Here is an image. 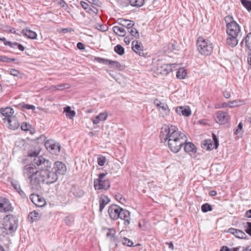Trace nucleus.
Here are the masks:
<instances>
[{
    "label": "nucleus",
    "instance_id": "nucleus-1",
    "mask_svg": "<svg viewBox=\"0 0 251 251\" xmlns=\"http://www.w3.org/2000/svg\"><path fill=\"white\" fill-rule=\"evenodd\" d=\"M160 137L162 142L167 141L168 148L174 153L179 152L187 140L186 135L173 125L164 126L161 129Z\"/></svg>",
    "mask_w": 251,
    "mask_h": 251
},
{
    "label": "nucleus",
    "instance_id": "nucleus-2",
    "mask_svg": "<svg viewBox=\"0 0 251 251\" xmlns=\"http://www.w3.org/2000/svg\"><path fill=\"white\" fill-rule=\"evenodd\" d=\"M24 174L30 180L33 185H37L41 182L45 183L46 171L45 169L37 170L33 164L27 165L24 167Z\"/></svg>",
    "mask_w": 251,
    "mask_h": 251
},
{
    "label": "nucleus",
    "instance_id": "nucleus-3",
    "mask_svg": "<svg viewBox=\"0 0 251 251\" xmlns=\"http://www.w3.org/2000/svg\"><path fill=\"white\" fill-rule=\"evenodd\" d=\"M108 214L112 220H116L119 218L124 221L125 226H128L130 223V212L124 209L119 206L116 204H112L108 208Z\"/></svg>",
    "mask_w": 251,
    "mask_h": 251
},
{
    "label": "nucleus",
    "instance_id": "nucleus-4",
    "mask_svg": "<svg viewBox=\"0 0 251 251\" xmlns=\"http://www.w3.org/2000/svg\"><path fill=\"white\" fill-rule=\"evenodd\" d=\"M196 44L198 51L203 55H210L213 51L212 44L208 40L202 37H198Z\"/></svg>",
    "mask_w": 251,
    "mask_h": 251
},
{
    "label": "nucleus",
    "instance_id": "nucleus-5",
    "mask_svg": "<svg viewBox=\"0 0 251 251\" xmlns=\"http://www.w3.org/2000/svg\"><path fill=\"white\" fill-rule=\"evenodd\" d=\"M17 227V222L13 217L7 216L4 218L3 226L0 227V235L5 236L13 233Z\"/></svg>",
    "mask_w": 251,
    "mask_h": 251
},
{
    "label": "nucleus",
    "instance_id": "nucleus-6",
    "mask_svg": "<svg viewBox=\"0 0 251 251\" xmlns=\"http://www.w3.org/2000/svg\"><path fill=\"white\" fill-rule=\"evenodd\" d=\"M226 23V32L227 36L236 35L238 36L240 31L239 25L233 20L232 17L226 16L225 19Z\"/></svg>",
    "mask_w": 251,
    "mask_h": 251
},
{
    "label": "nucleus",
    "instance_id": "nucleus-7",
    "mask_svg": "<svg viewBox=\"0 0 251 251\" xmlns=\"http://www.w3.org/2000/svg\"><path fill=\"white\" fill-rule=\"evenodd\" d=\"M106 174L101 173L99 176L98 178L94 180V186L96 190H106L110 188V183L108 179H105Z\"/></svg>",
    "mask_w": 251,
    "mask_h": 251
},
{
    "label": "nucleus",
    "instance_id": "nucleus-8",
    "mask_svg": "<svg viewBox=\"0 0 251 251\" xmlns=\"http://www.w3.org/2000/svg\"><path fill=\"white\" fill-rule=\"evenodd\" d=\"M214 119L216 123L224 125L228 122L230 116L227 112L219 111L215 113Z\"/></svg>",
    "mask_w": 251,
    "mask_h": 251
},
{
    "label": "nucleus",
    "instance_id": "nucleus-9",
    "mask_svg": "<svg viewBox=\"0 0 251 251\" xmlns=\"http://www.w3.org/2000/svg\"><path fill=\"white\" fill-rule=\"evenodd\" d=\"M176 65L177 64L175 63L164 64L157 67V72L162 75H166L173 72V69L176 67Z\"/></svg>",
    "mask_w": 251,
    "mask_h": 251
},
{
    "label": "nucleus",
    "instance_id": "nucleus-10",
    "mask_svg": "<svg viewBox=\"0 0 251 251\" xmlns=\"http://www.w3.org/2000/svg\"><path fill=\"white\" fill-rule=\"evenodd\" d=\"M132 49L140 56L145 57L147 54L142 44L137 40L132 41Z\"/></svg>",
    "mask_w": 251,
    "mask_h": 251
},
{
    "label": "nucleus",
    "instance_id": "nucleus-11",
    "mask_svg": "<svg viewBox=\"0 0 251 251\" xmlns=\"http://www.w3.org/2000/svg\"><path fill=\"white\" fill-rule=\"evenodd\" d=\"M13 207L8 199L0 198V212L6 213L13 211Z\"/></svg>",
    "mask_w": 251,
    "mask_h": 251
},
{
    "label": "nucleus",
    "instance_id": "nucleus-12",
    "mask_svg": "<svg viewBox=\"0 0 251 251\" xmlns=\"http://www.w3.org/2000/svg\"><path fill=\"white\" fill-rule=\"evenodd\" d=\"M33 163L38 166L44 165V169H50L51 165V163L49 160H46L42 156L35 157Z\"/></svg>",
    "mask_w": 251,
    "mask_h": 251
},
{
    "label": "nucleus",
    "instance_id": "nucleus-13",
    "mask_svg": "<svg viewBox=\"0 0 251 251\" xmlns=\"http://www.w3.org/2000/svg\"><path fill=\"white\" fill-rule=\"evenodd\" d=\"M176 112L179 116L189 117L192 114L191 110L188 105L178 106L175 108Z\"/></svg>",
    "mask_w": 251,
    "mask_h": 251
},
{
    "label": "nucleus",
    "instance_id": "nucleus-14",
    "mask_svg": "<svg viewBox=\"0 0 251 251\" xmlns=\"http://www.w3.org/2000/svg\"><path fill=\"white\" fill-rule=\"evenodd\" d=\"M53 169L58 176L64 175L67 171L66 165L61 161H56L54 163Z\"/></svg>",
    "mask_w": 251,
    "mask_h": 251
},
{
    "label": "nucleus",
    "instance_id": "nucleus-15",
    "mask_svg": "<svg viewBox=\"0 0 251 251\" xmlns=\"http://www.w3.org/2000/svg\"><path fill=\"white\" fill-rule=\"evenodd\" d=\"M30 199L38 207H42L46 204L45 199L39 195L32 194L30 196Z\"/></svg>",
    "mask_w": 251,
    "mask_h": 251
},
{
    "label": "nucleus",
    "instance_id": "nucleus-16",
    "mask_svg": "<svg viewBox=\"0 0 251 251\" xmlns=\"http://www.w3.org/2000/svg\"><path fill=\"white\" fill-rule=\"evenodd\" d=\"M46 175L45 176V183L47 184L52 183L56 181L58 179V176L54 172L49 171V169H45Z\"/></svg>",
    "mask_w": 251,
    "mask_h": 251
},
{
    "label": "nucleus",
    "instance_id": "nucleus-17",
    "mask_svg": "<svg viewBox=\"0 0 251 251\" xmlns=\"http://www.w3.org/2000/svg\"><path fill=\"white\" fill-rule=\"evenodd\" d=\"M212 138L215 143L214 144H212L211 140H206L204 141L203 146L206 147L208 150H212L214 148L216 149L218 147V140L214 133H212Z\"/></svg>",
    "mask_w": 251,
    "mask_h": 251
},
{
    "label": "nucleus",
    "instance_id": "nucleus-18",
    "mask_svg": "<svg viewBox=\"0 0 251 251\" xmlns=\"http://www.w3.org/2000/svg\"><path fill=\"white\" fill-rule=\"evenodd\" d=\"M227 232L231 233L235 237L238 238L243 239H246L247 238V236L244 231L233 227L229 228L227 230Z\"/></svg>",
    "mask_w": 251,
    "mask_h": 251
},
{
    "label": "nucleus",
    "instance_id": "nucleus-19",
    "mask_svg": "<svg viewBox=\"0 0 251 251\" xmlns=\"http://www.w3.org/2000/svg\"><path fill=\"white\" fill-rule=\"evenodd\" d=\"M5 121H7L9 124V127L13 130L17 129L20 126V123L17 118L15 116L10 117L9 118L4 119Z\"/></svg>",
    "mask_w": 251,
    "mask_h": 251
},
{
    "label": "nucleus",
    "instance_id": "nucleus-20",
    "mask_svg": "<svg viewBox=\"0 0 251 251\" xmlns=\"http://www.w3.org/2000/svg\"><path fill=\"white\" fill-rule=\"evenodd\" d=\"M22 33L26 37L30 38L31 39H36L37 37V33L30 29L29 28H25L23 29L22 31Z\"/></svg>",
    "mask_w": 251,
    "mask_h": 251
},
{
    "label": "nucleus",
    "instance_id": "nucleus-21",
    "mask_svg": "<svg viewBox=\"0 0 251 251\" xmlns=\"http://www.w3.org/2000/svg\"><path fill=\"white\" fill-rule=\"evenodd\" d=\"M108 117V114L106 112H101L98 116H96L95 118L92 119L94 124L97 125L100 121H105Z\"/></svg>",
    "mask_w": 251,
    "mask_h": 251
},
{
    "label": "nucleus",
    "instance_id": "nucleus-22",
    "mask_svg": "<svg viewBox=\"0 0 251 251\" xmlns=\"http://www.w3.org/2000/svg\"><path fill=\"white\" fill-rule=\"evenodd\" d=\"M119 24L122 25L123 27L124 26L126 27L127 29H128L129 28L131 27V26H133L134 25V23L133 21L128 20H126L125 19L120 18L118 20Z\"/></svg>",
    "mask_w": 251,
    "mask_h": 251
},
{
    "label": "nucleus",
    "instance_id": "nucleus-23",
    "mask_svg": "<svg viewBox=\"0 0 251 251\" xmlns=\"http://www.w3.org/2000/svg\"><path fill=\"white\" fill-rule=\"evenodd\" d=\"M114 32L118 36L124 37L126 34V31L122 25H116L113 26Z\"/></svg>",
    "mask_w": 251,
    "mask_h": 251
},
{
    "label": "nucleus",
    "instance_id": "nucleus-24",
    "mask_svg": "<svg viewBox=\"0 0 251 251\" xmlns=\"http://www.w3.org/2000/svg\"><path fill=\"white\" fill-rule=\"evenodd\" d=\"M237 36L236 35L228 36L226 39V44L231 47L236 46L238 44Z\"/></svg>",
    "mask_w": 251,
    "mask_h": 251
},
{
    "label": "nucleus",
    "instance_id": "nucleus-25",
    "mask_svg": "<svg viewBox=\"0 0 251 251\" xmlns=\"http://www.w3.org/2000/svg\"><path fill=\"white\" fill-rule=\"evenodd\" d=\"M0 112L2 115L7 117L8 119L10 117H13L12 115L14 113V110L10 107H7L4 108H1L0 109Z\"/></svg>",
    "mask_w": 251,
    "mask_h": 251
},
{
    "label": "nucleus",
    "instance_id": "nucleus-26",
    "mask_svg": "<svg viewBox=\"0 0 251 251\" xmlns=\"http://www.w3.org/2000/svg\"><path fill=\"white\" fill-rule=\"evenodd\" d=\"M45 146L46 148L50 151H52L55 150H60L59 147L58 145L53 143L52 141L47 140L45 143Z\"/></svg>",
    "mask_w": 251,
    "mask_h": 251
},
{
    "label": "nucleus",
    "instance_id": "nucleus-27",
    "mask_svg": "<svg viewBox=\"0 0 251 251\" xmlns=\"http://www.w3.org/2000/svg\"><path fill=\"white\" fill-rule=\"evenodd\" d=\"M110 201L109 199L105 195H102L99 200L100 202V210L101 211L105 206Z\"/></svg>",
    "mask_w": 251,
    "mask_h": 251
},
{
    "label": "nucleus",
    "instance_id": "nucleus-28",
    "mask_svg": "<svg viewBox=\"0 0 251 251\" xmlns=\"http://www.w3.org/2000/svg\"><path fill=\"white\" fill-rule=\"evenodd\" d=\"M116 230L113 228H107L106 233V237L108 238L111 242H114L116 240Z\"/></svg>",
    "mask_w": 251,
    "mask_h": 251
},
{
    "label": "nucleus",
    "instance_id": "nucleus-29",
    "mask_svg": "<svg viewBox=\"0 0 251 251\" xmlns=\"http://www.w3.org/2000/svg\"><path fill=\"white\" fill-rule=\"evenodd\" d=\"M184 150L186 152H196V148L194 144L191 142H186L184 143Z\"/></svg>",
    "mask_w": 251,
    "mask_h": 251
},
{
    "label": "nucleus",
    "instance_id": "nucleus-30",
    "mask_svg": "<svg viewBox=\"0 0 251 251\" xmlns=\"http://www.w3.org/2000/svg\"><path fill=\"white\" fill-rule=\"evenodd\" d=\"M187 75L186 70L184 68H179L176 72V76L179 79H185Z\"/></svg>",
    "mask_w": 251,
    "mask_h": 251
},
{
    "label": "nucleus",
    "instance_id": "nucleus-31",
    "mask_svg": "<svg viewBox=\"0 0 251 251\" xmlns=\"http://www.w3.org/2000/svg\"><path fill=\"white\" fill-rule=\"evenodd\" d=\"M64 112L66 113V116L67 118L72 119L75 115V112L74 110H72L70 106H68L64 108Z\"/></svg>",
    "mask_w": 251,
    "mask_h": 251
},
{
    "label": "nucleus",
    "instance_id": "nucleus-32",
    "mask_svg": "<svg viewBox=\"0 0 251 251\" xmlns=\"http://www.w3.org/2000/svg\"><path fill=\"white\" fill-rule=\"evenodd\" d=\"M28 218L32 222L38 220L40 218V215L39 212L33 211L29 213Z\"/></svg>",
    "mask_w": 251,
    "mask_h": 251
},
{
    "label": "nucleus",
    "instance_id": "nucleus-33",
    "mask_svg": "<svg viewBox=\"0 0 251 251\" xmlns=\"http://www.w3.org/2000/svg\"><path fill=\"white\" fill-rule=\"evenodd\" d=\"M159 111L163 115V116H166L169 114L170 109L167 104L163 103L161 107L159 108Z\"/></svg>",
    "mask_w": 251,
    "mask_h": 251
},
{
    "label": "nucleus",
    "instance_id": "nucleus-34",
    "mask_svg": "<svg viewBox=\"0 0 251 251\" xmlns=\"http://www.w3.org/2000/svg\"><path fill=\"white\" fill-rule=\"evenodd\" d=\"M229 107L234 108L240 105H243L244 103V101L241 100H236L228 101Z\"/></svg>",
    "mask_w": 251,
    "mask_h": 251
},
{
    "label": "nucleus",
    "instance_id": "nucleus-35",
    "mask_svg": "<svg viewBox=\"0 0 251 251\" xmlns=\"http://www.w3.org/2000/svg\"><path fill=\"white\" fill-rule=\"evenodd\" d=\"M81 5L82 7V8L88 12L91 13V11H92L94 13H97L98 12V10L96 8H95L92 5H91V6L95 9V10H92L90 6L89 5V4L87 2H85L84 1L81 2Z\"/></svg>",
    "mask_w": 251,
    "mask_h": 251
},
{
    "label": "nucleus",
    "instance_id": "nucleus-36",
    "mask_svg": "<svg viewBox=\"0 0 251 251\" xmlns=\"http://www.w3.org/2000/svg\"><path fill=\"white\" fill-rule=\"evenodd\" d=\"M129 3L133 6L141 7L145 2V0H128Z\"/></svg>",
    "mask_w": 251,
    "mask_h": 251
},
{
    "label": "nucleus",
    "instance_id": "nucleus-37",
    "mask_svg": "<svg viewBox=\"0 0 251 251\" xmlns=\"http://www.w3.org/2000/svg\"><path fill=\"white\" fill-rule=\"evenodd\" d=\"M95 60H96L97 62H98L99 63L105 64H108L109 65H113L116 63V62H115V61L108 60V59H103V58L99 57H95Z\"/></svg>",
    "mask_w": 251,
    "mask_h": 251
},
{
    "label": "nucleus",
    "instance_id": "nucleus-38",
    "mask_svg": "<svg viewBox=\"0 0 251 251\" xmlns=\"http://www.w3.org/2000/svg\"><path fill=\"white\" fill-rule=\"evenodd\" d=\"M245 43L247 48L251 50V32L247 35L245 38Z\"/></svg>",
    "mask_w": 251,
    "mask_h": 251
},
{
    "label": "nucleus",
    "instance_id": "nucleus-39",
    "mask_svg": "<svg viewBox=\"0 0 251 251\" xmlns=\"http://www.w3.org/2000/svg\"><path fill=\"white\" fill-rule=\"evenodd\" d=\"M128 31L130 33V35H132V36L135 37L136 38H139V32H138V30H137V29H136L135 28L131 26V27L129 28L128 29Z\"/></svg>",
    "mask_w": 251,
    "mask_h": 251
},
{
    "label": "nucleus",
    "instance_id": "nucleus-40",
    "mask_svg": "<svg viewBox=\"0 0 251 251\" xmlns=\"http://www.w3.org/2000/svg\"><path fill=\"white\" fill-rule=\"evenodd\" d=\"M243 5L249 11H251V0H240Z\"/></svg>",
    "mask_w": 251,
    "mask_h": 251
},
{
    "label": "nucleus",
    "instance_id": "nucleus-41",
    "mask_svg": "<svg viewBox=\"0 0 251 251\" xmlns=\"http://www.w3.org/2000/svg\"><path fill=\"white\" fill-rule=\"evenodd\" d=\"M115 51L119 55H123L125 53L124 48L120 45H117L114 48Z\"/></svg>",
    "mask_w": 251,
    "mask_h": 251
},
{
    "label": "nucleus",
    "instance_id": "nucleus-42",
    "mask_svg": "<svg viewBox=\"0 0 251 251\" xmlns=\"http://www.w3.org/2000/svg\"><path fill=\"white\" fill-rule=\"evenodd\" d=\"M201 211L203 212H207L208 211H211L212 210V206L208 203H204L201 205Z\"/></svg>",
    "mask_w": 251,
    "mask_h": 251
},
{
    "label": "nucleus",
    "instance_id": "nucleus-43",
    "mask_svg": "<svg viewBox=\"0 0 251 251\" xmlns=\"http://www.w3.org/2000/svg\"><path fill=\"white\" fill-rule=\"evenodd\" d=\"M243 125L242 122H240L237 127V128L234 132V134L235 135H238V134H242L243 131Z\"/></svg>",
    "mask_w": 251,
    "mask_h": 251
},
{
    "label": "nucleus",
    "instance_id": "nucleus-44",
    "mask_svg": "<svg viewBox=\"0 0 251 251\" xmlns=\"http://www.w3.org/2000/svg\"><path fill=\"white\" fill-rule=\"evenodd\" d=\"M40 152V150L39 149H37L36 150H30L28 152V156L30 157H36L39 154Z\"/></svg>",
    "mask_w": 251,
    "mask_h": 251
},
{
    "label": "nucleus",
    "instance_id": "nucleus-45",
    "mask_svg": "<svg viewBox=\"0 0 251 251\" xmlns=\"http://www.w3.org/2000/svg\"><path fill=\"white\" fill-rule=\"evenodd\" d=\"M9 72L10 75H11L14 76L21 77V73L20 72V71H19L17 70L14 69H11L9 70Z\"/></svg>",
    "mask_w": 251,
    "mask_h": 251
},
{
    "label": "nucleus",
    "instance_id": "nucleus-46",
    "mask_svg": "<svg viewBox=\"0 0 251 251\" xmlns=\"http://www.w3.org/2000/svg\"><path fill=\"white\" fill-rule=\"evenodd\" d=\"M15 59L14 58H9L6 56L0 55V61L9 62L11 61H14Z\"/></svg>",
    "mask_w": 251,
    "mask_h": 251
},
{
    "label": "nucleus",
    "instance_id": "nucleus-47",
    "mask_svg": "<svg viewBox=\"0 0 251 251\" xmlns=\"http://www.w3.org/2000/svg\"><path fill=\"white\" fill-rule=\"evenodd\" d=\"M31 126L26 122L23 123L21 125V129L24 131L30 130Z\"/></svg>",
    "mask_w": 251,
    "mask_h": 251
},
{
    "label": "nucleus",
    "instance_id": "nucleus-48",
    "mask_svg": "<svg viewBox=\"0 0 251 251\" xmlns=\"http://www.w3.org/2000/svg\"><path fill=\"white\" fill-rule=\"evenodd\" d=\"M4 30L5 32H6L7 33H13V34L16 33V29L15 28L8 26V25L5 26L4 27Z\"/></svg>",
    "mask_w": 251,
    "mask_h": 251
},
{
    "label": "nucleus",
    "instance_id": "nucleus-49",
    "mask_svg": "<svg viewBox=\"0 0 251 251\" xmlns=\"http://www.w3.org/2000/svg\"><path fill=\"white\" fill-rule=\"evenodd\" d=\"M70 87V85L69 84H60L57 85V90H63L65 89H69Z\"/></svg>",
    "mask_w": 251,
    "mask_h": 251
},
{
    "label": "nucleus",
    "instance_id": "nucleus-50",
    "mask_svg": "<svg viewBox=\"0 0 251 251\" xmlns=\"http://www.w3.org/2000/svg\"><path fill=\"white\" fill-rule=\"evenodd\" d=\"M122 243L124 245H126L129 247L132 246L133 244V242L131 240L126 237L123 239Z\"/></svg>",
    "mask_w": 251,
    "mask_h": 251
},
{
    "label": "nucleus",
    "instance_id": "nucleus-51",
    "mask_svg": "<svg viewBox=\"0 0 251 251\" xmlns=\"http://www.w3.org/2000/svg\"><path fill=\"white\" fill-rule=\"evenodd\" d=\"M105 162H106V158L105 156H101L99 157L98 158V163L100 166H103L104 165Z\"/></svg>",
    "mask_w": 251,
    "mask_h": 251
},
{
    "label": "nucleus",
    "instance_id": "nucleus-52",
    "mask_svg": "<svg viewBox=\"0 0 251 251\" xmlns=\"http://www.w3.org/2000/svg\"><path fill=\"white\" fill-rule=\"evenodd\" d=\"M245 227V231L251 236V222H247Z\"/></svg>",
    "mask_w": 251,
    "mask_h": 251
},
{
    "label": "nucleus",
    "instance_id": "nucleus-53",
    "mask_svg": "<svg viewBox=\"0 0 251 251\" xmlns=\"http://www.w3.org/2000/svg\"><path fill=\"white\" fill-rule=\"evenodd\" d=\"M177 47V42L176 41H174L171 42L169 44V49L171 50H176Z\"/></svg>",
    "mask_w": 251,
    "mask_h": 251
},
{
    "label": "nucleus",
    "instance_id": "nucleus-54",
    "mask_svg": "<svg viewBox=\"0 0 251 251\" xmlns=\"http://www.w3.org/2000/svg\"><path fill=\"white\" fill-rule=\"evenodd\" d=\"M19 43L17 42H11L10 41H6L4 42V45L6 46H9L11 48L17 47Z\"/></svg>",
    "mask_w": 251,
    "mask_h": 251
},
{
    "label": "nucleus",
    "instance_id": "nucleus-55",
    "mask_svg": "<svg viewBox=\"0 0 251 251\" xmlns=\"http://www.w3.org/2000/svg\"><path fill=\"white\" fill-rule=\"evenodd\" d=\"M22 107L26 109H32L34 110L35 108V107L33 105H30L28 104H23L22 105Z\"/></svg>",
    "mask_w": 251,
    "mask_h": 251
},
{
    "label": "nucleus",
    "instance_id": "nucleus-56",
    "mask_svg": "<svg viewBox=\"0 0 251 251\" xmlns=\"http://www.w3.org/2000/svg\"><path fill=\"white\" fill-rule=\"evenodd\" d=\"M223 95L226 99H228L230 97V93L228 91L225 90L223 92Z\"/></svg>",
    "mask_w": 251,
    "mask_h": 251
},
{
    "label": "nucleus",
    "instance_id": "nucleus-57",
    "mask_svg": "<svg viewBox=\"0 0 251 251\" xmlns=\"http://www.w3.org/2000/svg\"><path fill=\"white\" fill-rule=\"evenodd\" d=\"M77 48L81 50H84L85 48L84 44L81 42H79L77 44Z\"/></svg>",
    "mask_w": 251,
    "mask_h": 251
},
{
    "label": "nucleus",
    "instance_id": "nucleus-58",
    "mask_svg": "<svg viewBox=\"0 0 251 251\" xmlns=\"http://www.w3.org/2000/svg\"><path fill=\"white\" fill-rule=\"evenodd\" d=\"M154 103L157 107L159 109V108L161 107V105H162L163 103H162L161 101L156 100L155 101Z\"/></svg>",
    "mask_w": 251,
    "mask_h": 251
},
{
    "label": "nucleus",
    "instance_id": "nucleus-59",
    "mask_svg": "<svg viewBox=\"0 0 251 251\" xmlns=\"http://www.w3.org/2000/svg\"><path fill=\"white\" fill-rule=\"evenodd\" d=\"M245 216L247 218H251V209L246 211Z\"/></svg>",
    "mask_w": 251,
    "mask_h": 251
},
{
    "label": "nucleus",
    "instance_id": "nucleus-60",
    "mask_svg": "<svg viewBox=\"0 0 251 251\" xmlns=\"http://www.w3.org/2000/svg\"><path fill=\"white\" fill-rule=\"evenodd\" d=\"M229 107V102H224L221 104L222 108Z\"/></svg>",
    "mask_w": 251,
    "mask_h": 251
},
{
    "label": "nucleus",
    "instance_id": "nucleus-61",
    "mask_svg": "<svg viewBox=\"0 0 251 251\" xmlns=\"http://www.w3.org/2000/svg\"><path fill=\"white\" fill-rule=\"evenodd\" d=\"M17 48L21 51H24L25 50V47L21 44H19L17 46Z\"/></svg>",
    "mask_w": 251,
    "mask_h": 251
},
{
    "label": "nucleus",
    "instance_id": "nucleus-62",
    "mask_svg": "<svg viewBox=\"0 0 251 251\" xmlns=\"http://www.w3.org/2000/svg\"><path fill=\"white\" fill-rule=\"evenodd\" d=\"M217 192L215 190H212L209 192V194L211 196H215L217 195Z\"/></svg>",
    "mask_w": 251,
    "mask_h": 251
},
{
    "label": "nucleus",
    "instance_id": "nucleus-63",
    "mask_svg": "<svg viewBox=\"0 0 251 251\" xmlns=\"http://www.w3.org/2000/svg\"><path fill=\"white\" fill-rule=\"evenodd\" d=\"M248 63L251 66V53H250L247 58Z\"/></svg>",
    "mask_w": 251,
    "mask_h": 251
},
{
    "label": "nucleus",
    "instance_id": "nucleus-64",
    "mask_svg": "<svg viewBox=\"0 0 251 251\" xmlns=\"http://www.w3.org/2000/svg\"><path fill=\"white\" fill-rule=\"evenodd\" d=\"M220 251H230V250L226 246L223 247Z\"/></svg>",
    "mask_w": 251,
    "mask_h": 251
}]
</instances>
